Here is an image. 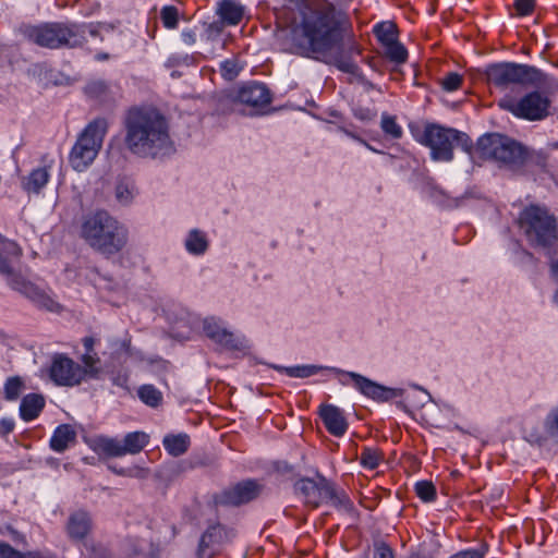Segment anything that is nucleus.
<instances>
[{
  "instance_id": "nucleus-1",
  "label": "nucleus",
  "mask_w": 558,
  "mask_h": 558,
  "mask_svg": "<svg viewBox=\"0 0 558 558\" xmlns=\"http://www.w3.org/2000/svg\"><path fill=\"white\" fill-rule=\"evenodd\" d=\"M293 29L298 46L316 60L335 64L345 73H354L352 56L361 48L351 33L348 13L329 0H301Z\"/></svg>"
},
{
  "instance_id": "nucleus-2",
  "label": "nucleus",
  "mask_w": 558,
  "mask_h": 558,
  "mask_svg": "<svg viewBox=\"0 0 558 558\" xmlns=\"http://www.w3.org/2000/svg\"><path fill=\"white\" fill-rule=\"evenodd\" d=\"M124 125L125 145L135 155L155 157L171 145L168 123L155 109H130Z\"/></svg>"
},
{
  "instance_id": "nucleus-3",
  "label": "nucleus",
  "mask_w": 558,
  "mask_h": 558,
  "mask_svg": "<svg viewBox=\"0 0 558 558\" xmlns=\"http://www.w3.org/2000/svg\"><path fill=\"white\" fill-rule=\"evenodd\" d=\"M81 238L95 251L111 256L128 243V229L107 211H96L84 218Z\"/></svg>"
},
{
  "instance_id": "nucleus-4",
  "label": "nucleus",
  "mask_w": 558,
  "mask_h": 558,
  "mask_svg": "<svg viewBox=\"0 0 558 558\" xmlns=\"http://www.w3.org/2000/svg\"><path fill=\"white\" fill-rule=\"evenodd\" d=\"M518 225L533 246L550 247L558 240L557 219L544 206H526L519 215Z\"/></svg>"
},
{
  "instance_id": "nucleus-5",
  "label": "nucleus",
  "mask_w": 558,
  "mask_h": 558,
  "mask_svg": "<svg viewBox=\"0 0 558 558\" xmlns=\"http://www.w3.org/2000/svg\"><path fill=\"white\" fill-rule=\"evenodd\" d=\"M417 141L430 149V157L435 161H451L454 145L466 153H471L473 147L471 138L464 132L436 123L426 124Z\"/></svg>"
},
{
  "instance_id": "nucleus-6",
  "label": "nucleus",
  "mask_w": 558,
  "mask_h": 558,
  "mask_svg": "<svg viewBox=\"0 0 558 558\" xmlns=\"http://www.w3.org/2000/svg\"><path fill=\"white\" fill-rule=\"evenodd\" d=\"M107 131V120L97 118L90 121L80 133L69 155V162L75 171H85L94 162L102 146Z\"/></svg>"
},
{
  "instance_id": "nucleus-7",
  "label": "nucleus",
  "mask_w": 558,
  "mask_h": 558,
  "mask_svg": "<svg viewBox=\"0 0 558 558\" xmlns=\"http://www.w3.org/2000/svg\"><path fill=\"white\" fill-rule=\"evenodd\" d=\"M25 37L45 48L57 49L62 46L74 47L82 43L78 26L62 23H47L38 26H26L23 31Z\"/></svg>"
},
{
  "instance_id": "nucleus-8",
  "label": "nucleus",
  "mask_w": 558,
  "mask_h": 558,
  "mask_svg": "<svg viewBox=\"0 0 558 558\" xmlns=\"http://www.w3.org/2000/svg\"><path fill=\"white\" fill-rule=\"evenodd\" d=\"M476 150L481 158L500 165H518L524 159V150L513 140L500 134H485L478 138Z\"/></svg>"
},
{
  "instance_id": "nucleus-9",
  "label": "nucleus",
  "mask_w": 558,
  "mask_h": 558,
  "mask_svg": "<svg viewBox=\"0 0 558 558\" xmlns=\"http://www.w3.org/2000/svg\"><path fill=\"white\" fill-rule=\"evenodd\" d=\"M498 105L518 118L537 121L549 114L550 100L542 93L533 92L520 100L506 95L499 100Z\"/></svg>"
},
{
  "instance_id": "nucleus-10",
  "label": "nucleus",
  "mask_w": 558,
  "mask_h": 558,
  "mask_svg": "<svg viewBox=\"0 0 558 558\" xmlns=\"http://www.w3.org/2000/svg\"><path fill=\"white\" fill-rule=\"evenodd\" d=\"M536 70L530 65L517 63H498L487 68L486 75L489 84L507 89L511 85L530 82Z\"/></svg>"
},
{
  "instance_id": "nucleus-11",
  "label": "nucleus",
  "mask_w": 558,
  "mask_h": 558,
  "mask_svg": "<svg viewBox=\"0 0 558 558\" xmlns=\"http://www.w3.org/2000/svg\"><path fill=\"white\" fill-rule=\"evenodd\" d=\"M49 376L58 386L74 387L87 376V371L66 354L57 353L51 359Z\"/></svg>"
},
{
  "instance_id": "nucleus-12",
  "label": "nucleus",
  "mask_w": 558,
  "mask_h": 558,
  "mask_svg": "<svg viewBox=\"0 0 558 558\" xmlns=\"http://www.w3.org/2000/svg\"><path fill=\"white\" fill-rule=\"evenodd\" d=\"M22 250L14 241L8 240L0 234V272L8 277L10 286L21 292H27L29 287L26 282L20 281L10 264L11 258H20Z\"/></svg>"
},
{
  "instance_id": "nucleus-13",
  "label": "nucleus",
  "mask_w": 558,
  "mask_h": 558,
  "mask_svg": "<svg viewBox=\"0 0 558 558\" xmlns=\"http://www.w3.org/2000/svg\"><path fill=\"white\" fill-rule=\"evenodd\" d=\"M262 486L253 480L243 481L223 490L217 502L226 506H240L255 499L260 493Z\"/></svg>"
},
{
  "instance_id": "nucleus-14",
  "label": "nucleus",
  "mask_w": 558,
  "mask_h": 558,
  "mask_svg": "<svg viewBox=\"0 0 558 558\" xmlns=\"http://www.w3.org/2000/svg\"><path fill=\"white\" fill-rule=\"evenodd\" d=\"M295 489L306 505L316 508L325 502V495L330 493V482L325 478H320L318 482L302 478L295 484Z\"/></svg>"
},
{
  "instance_id": "nucleus-15",
  "label": "nucleus",
  "mask_w": 558,
  "mask_h": 558,
  "mask_svg": "<svg viewBox=\"0 0 558 558\" xmlns=\"http://www.w3.org/2000/svg\"><path fill=\"white\" fill-rule=\"evenodd\" d=\"M236 100L255 109L265 108L271 102V94L265 84L253 82L242 86Z\"/></svg>"
},
{
  "instance_id": "nucleus-16",
  "label": "nucleus",
  "mask_w": 558,
  "mask_h": 558,
  "mask_svg": "<svg viewBox=\"0 0 558 558\" xmlns=\"http://www.w3.org/2000/svg\"><path fill=\"white\" fill-rule=\"evenodd\" d=\"M341 374L344 377L343 379H341V383L343 385L349 384V381L347 380V378H349L353 387L365 397L378 401L387 399V389L378 385L377 383L354 372H341Z\"/></svg>"
},
{
  "instance_id": "nucleus-17",
  "label": "nucleus",
  "mask_w": 558,
  "mask_h": 558,
  "mask_svg": "<svg viewBox=\"0 0 558 558\" xmlns=\"http://www.w3.org/2000/svg\"><path fill=\"white\" fill-rule=\"evenodd\" d=\"M320 417L326 429L333 436H343L348 429L347 420L342 411L332 404H326L320 407Z\"/></svg>"
},
{
  "instance_id": "nucleus-18",
  "label": "nucleus",
  "mask_w": 558,
  "mask_h": 558,
  "mask_svg": "<svg viewBox=\"0 0 558 558\" xmlns=\"http://www.w3.org/2000/svg\"><path fill=\"white\" fill-rule=\"evenodd\" d=\"M46 405L45 397L40 393H28L24 396L20 403V417L24 422L36 420Z\"/></svg>"
},
{
  "instance_id": "nucleus-19",
  "label": "nucleus",
  "mask_w": 558,
  "mask_h": 558,
  "mask_svg": "<svg viewBox=\"0 0 558 558\" xmlns=\"http://www.w3.org/2000/svg\"><path fill=\"white\" fill-rule=\"evenodd\" d=\"M76 432L70 424L59 425L52 433L49 445L54 452H63L76 442Z\"/></svg>"
},
{
  "instance_id": "nucleus-20",
  "label": "nucleus",
  "mask_w": 558,
  "mask_h": 558,
  "mask_svg": "<svg viewBox=\"0 0 558 558\" xmlns=\"http://www.w3.org/2000/svg\"><path fill=\"white\" fill-rule=\"evenodd\" d=\"M244 13V7L236 0H221L218 2L217 14L227 25L235 26L240 24Z\"/></svg>"
},
{
  "instance_id": "nucleus-21",
  "label": "nucleus",
  "mask_w": 558,
  "mask_h": 558,
  "mask_svg": "<svg viewBox=\"0 0 558 558\" xmlns=\"http://www.w3.org/2000/svg\"><path fill=\"white\" fill-rule=\"evenodd\" d=\"M82 343L84 347V354L81 356L82 366L87 371L89 377H96L99 373L100 357L95 351V347L99 343V340L94 337H84Z\"/></svg>"
},
{
  "instance_id": "nucleus-22",
  "label": "nucleus",
  "mask_w": 558,
  "mask_h": 558,
  "mask_svg": "<svg viewBox=\"0 0 558 558\" xmlns=\"http://www.w3.org/2000/svg\"><path fill=\"white\" fill-rule=\"evenodd\" d=\"M92 449L100 456L111 458L124 456L122 440L114 437L98 436L94 438Z\"/></svg>"
},
{
  "instance_id": "nucleus-23",
  "label": "nucleus",
  "mask_w": 558,
  "mask_h": 558,
  "mask_svg": "<svg viewBox=\"0 0 558 558\" xmlns=\"http://www.w3.org/2000/svg\"><path fill=\"white\" fill-rule=\"evenodd\" d=\"M163 448L172 457H180L184 454L191 445L187 434H168L162 440Z\"/></svg>"
},
{
  "instance_id": "nucleus-24",
  "label": "nucleus",
  "mask_w": 558,
  "mask_h": 558,
  "mask_svg": "<svg viewBox=\"0 0 558 558\" xmlns=\"http://www.w3.org/2000/svg\"><path fill=\"white\" fill-rule=\"evenodd\" d=\"M90 529V519L84 511H77L69 518L68 533L72 538H84Z\"/></svg>"
},
{
  "instance_id": "nucleus-25",
  "label": "nucleus",
  "mask_w": 558,
  "mask_h": 558,
  "mask_svg": "<svg viewBox=\"0 0 558 558\" xmlns=\"http://www.w3.org/2000/svg\"><path fill=\"white\" fill-rule=\"evenodd\" d=\"M204 331L207 337L213 339L219 344H222L225 347H233V335L221 328L220 325L214 319H205L204 320Z\"/></svg>"
},
{
  "instance_id": "nucleus-26",
  "label": "nucleus",
  "mask_w": 558,
  "mask_h": 558,
  "mask_svg": "<svg viewBox=\"0 0 558 558\" xmlns=\"http://www.w3.org/2000/svg\"><path fill=\"white\" fill-rule=\"evenodd\" d=\"M149 442V435L145 432L136 430L128 433L122 439L124 456L140 453Z\"/></svg>"
},
{
  "instance_id": "nucleus-27",
  "label": "nucleus",
  "mask_w": 558,
  "mask_h": 558,
  "mask_svg": "<svg viewBox=\"0 0 558 558\" xmlns=\"http://www.w3.org/2000/svg\"><path fill=\"white\" fill-rule=\"evenodd\" d=\"M185 248L193 255L204 254L208 248L206 234L197 229L192 230L185 240Z\"/></svg>"
},
{
  "instance_id": "nucleus-28",
  "label": "nucleus",
  "mask_w": 558,
  "mask_h": 558,
  "mask_svg": "<svg viewBox=\"0 0 558 558\" xmlns=\"http://www.w3.org/2000/svg\"><path fill=\"white\" fill-rule=\"evenodd\" d=\"M360 464L366 470L377 469L384 461V452L377 447H363L360 454Z\"/></svg>"
},
{
  "instance_id": "nucleus-29",
  "label": "nucleus",
  "mask_w": 558,
  "mask_h": 558,
  "mask_svg": "<svg viewBox=\"0 0 558 558\" xmlns=\"http://www.w3.org/2000/svg\"><path fill=\"white\" fill-rule=\"evenodd\" d=\"M49 181V172L46 168L34 169L24 180L23 186L28 192L38 193Z\"/></svg>"
},
{
  "instance_id": "nucleus-30",
  "label": "nucleus",
  "mask_w": 558,
  "mask_h": 558,
  "mask_svg": "<svg viewBox=\"0 0 558 558\" xmlns=\"http://www.w3.org/2000/svg\"><path fill=\"white\" fill-rule=\"evenodd\" d=\"M374 34L383 47L398 39V29L391 22H381L374 26Z\"/></svg>"
},
{
  "instance_id": "nucleus-31",
  "label": "nucleus",
  "mask_w": 558,
  "mask_h": 558,
  "mask_svg": "<svg viewBox=\"0 0 558 558\" xmlns=\"http://www.w3.org/2000/svg\"><path fill=\"white\" fill-rule=\"evenodd\" d=\"M138 398L148 407L157 408L162 402V393L153 385H143L137 390Z\"/></svg>"
},
{
  "instance_id": "nucleus-32",
  "label": "nucleus",
  "mask_w": 558,
  "mask_h": 558,
  "mask_svg": "<svg viewBox=\"0 0 558 558\" xmlns=\"http://www.w3.org/2000/svg\"><path fill=\"white\" fill-rule=\"evenodd\" d=\"M25 389V381L20 376L9 377L3 386L4 398L8 401H15Z\"/></svg>"
},
{
  "instance_id": "nucleus-33",
  "label": "nucleus",
  "mask_w": 558,
  "mask_h": 558,
  "mask_svg": "<svg viewBox=\"0 0 558 558\" xmlns=\"http://www.w3.org/2000/svg\"><path fill=\"white\" fill-rule=\"evenodd\" d=\"M385 56L395 63L401 64L408 60L407 48L397 39L384 47Z\"/></svg>"
},
{
  "instance_id": "nucleus-34",
  "label": "nucleus",
  "mask_w": 558,
  "mask_h": 558,
  "mask_svg": "<svg viewBox=\"0 0 558 558\" xmlns=\"http://www.w3.org/2000/svg\"><path fill=\"white\" fill-rule=\"evenodd\" d=\"M380 128L383 132L393 140L402 137V128L398 124L396 117L383 113Z\"/></svg>"
},
{
  "instance_id": "nucleus-35",
  "label": "nucleus",
  "mask_w": 558,
  "mask_h": 558,
  "mask_svg": "<svg viewBox=\"0 0 558 558\" xmlns=\"http://www.w3.org/2000/svg\"><path fill=\"white\" fill-rule=\"evenodd\" d=\"M416 496L424 502H433L437 498L436 487L430 481H418L414 485Z\"/></svg>"
},
{
  "instance_id": "nucleus-36",
  "label": "nucleus",
  "mask_w": 558,
  "mask_h": 558,
  "mask_svg": "<svg viewBox=\"0 0 558 558\" xmlns=\"http://www.w3.org/2000/svg\"><path fill=\"white\" fill-rule=\"evenodd\" d=\"M325 502L331 504L336 508L350 509L352 504L348 495L343 492H337L335 486L330 483V493L325 495Z\"/></svg>"
},
{
  "instance_id": "nucleus-37",
  "label": "nucleus",
  "mask_w": 558,
  "mask_h": 558,
  "mask_svg": "<svg viewBox=\"0 0 558 558\" xmlns=\"http://www.w3.org/2000/svg\"><path fill=\"white\" fill-rule=\"evenodd\" d=\"M0 558H45L39 551L22 553L8 543H0Z\"/></svg>"
},
{
  "instance_id": "nucleus-38",
  "label": "nucleus",
  "mask_w": 558,
  "mask_h": 558,
  "mask_svg": "<svg viewBox=\"0 0 558 558\" xmlns=\"http://www.w3.org/2000/svg\"><path fill=\"white\" fill-rule=\"evenodd\" d=\"M222 535V529L218 525L208 527L201 537L199 551L205 553L210 548Z\"/></svg>"
},
{
  "instance_id": "nucleus-39",
  "label": "nucleus",
  "mask_w": 558,
  "mask_h": 558,
  "mask_svg": "<svg viewBox=\"0 0 558 558\" xmlns=\"http://www.w3.org/2000/svg\"><path fill=\"white\" fill-rule=\"evenodd\" d=\"M135 194V189L132 182L122 181L116 186V198L122 205L131 203Z\"/></svg>"
},
{
  "instance_id": "nucleus-40",
  "label": "nucleus",
  "mask_w": 558,
  "mask_h": 558,
  "mask_svg": "<svg viewBox=\"0 0 558 558\" xmlns=\"http://www.w3.org/2000/svg\"><path fill=\"white\" fill-rule=\"evenodd\" d=\"M160 19L166 28L173 29L178 26V9L173 5H166L161 9Z\"/></svg>"
},
{
  "instance_id": "nucleus-41",
  "label": "nucleus",
  "mask_w": 558,
  "mask_h": 558,
  "mask_svg": "<svg viewBox=\"0 0 558 558\" xmlns=\"http://www.w3.org/2000/svg\"><path fill=\"white\" fill-rule=\"evenodd\" d=\"M462 83L463 77L457 72L446 74L440 81L441 88L449 93L458 90L462 86Z\"/></svg>"
},
{
  "instance_id": "nucleus-42",
  "label": "nucleus",
  "mask_w": 558,
  "mask_h": 558,
  "mask_svg": "<svg viewBox=\"0 0 558 558\" xmlns=\"http://www.w3.org/2000/svg\"><path fill=\"white\" fill-rule=\"evenodd\" d=\"M290 377L305 378L317 373V367L313 365H302L284 368Z\"/></svg>"
},
{
  "instance_id": "nucleus-43",
  "label": "nucleus",
  "mask_w": 558,
  "mask_h": 558,
  "mask_svg": "<svg viewBox=\"0 0 558 558\" xmlns=\"http://www.w3.org/2000/svg\"><path fill=\"white\" fill-rule=\"evenodd\" d=\"M220 72H221L222 77H225L227 80H233L234 77L238 76V74L240 72V68L235 60L228 59V60H225L223 62H221Z\"/></svg>"
},
{
  "instance_id": "nucleus-44",
  "label": "nucleus",
  "mask_w": 558,
  "mask_h": 558,
  "mask_svg": "<svg viewBox=\"0 0 558 558\" xmlns=\"http://www.w3.org/2000/svg\"><path fill=\"white\" fill-rule=\"evenodd\" d=\"M513 8L518 16H529L534 12L535 0H514Z\"/></svg>"
},
{
  "instance_id": "nucleus-45",
  "label": "nucleus",
  "mask_w": 558,
  "mask_h": 558,
  "mask_svg": "<svg viewBox=\"0 0 558 558\" xmlns=\"http://www.w3.org/2000/svg\"><path fill=\"white\" fill-rule=\"evenodd\" d=\"M487 553V546L482 545L480 548L476 549H466L461 550L449 558H485Z\"/></svg>"
},
{
  "instance_id": "nucleus-46",
  "label": "nucleus",
  "mask_w": 558,
  "mask_h": 558,
  "mask_svg": "<svg viewBox=\"0 0 558 558\" xmlns=\"http://www.w3.org/2000/svg\"><path fill=\"white\" fill-rule=\"evenodd\" d=\"M546 429L551 435H558V405L546 417Z\"/></svg>"
},
{
  "instance_id": "nucleus-47",
  "label": "nucleus",
  "mask_w": 558,
  "mask_h": 558,
  "mask_svg": "<svg viewBox=\"0 0 558 558\" xmlns=\"http://www.w3.org/2000/svg\"><path fill=\"white\" fill-rule=\"evenodd\" d=\"M374 558H395L392 548L384 542L375 544Z\"/></svg>"
},
{
  "instance_id": "nucleus-48",
  "label": "nucleus",
  "mask_w": 558,
  "mask_h": 558,
  "mask_svg": "<svg viewBox=\"0 0 558 558\" xmlns=\"http://www.w3.org/2000/svg\"><path fill=\"white\" fill-rule=\"evenodd\" d=\"M15 426L14 420L9 417H3L0 420V435L7 436L13 432Z\"/></svg>"
},
{
  "instance_id": "nucleus-49",
  "label": "nucleus",
  "mask_w": 558,
  "mask_h": 558,
  "mask_svg": "<svg viewBox=\"0 0 558 558\" xmlns=\"http://www.w3.org/2000/svg\"><path fill=\"white\" fill-rule=\"evenodd\" d=\"M113 385L128 389L129 375L126 373H118L112 377Z\"/></svg>"
},
{
  "instance_id": "nucleus-50",
  "label": "nucleus",
  "mask_w": 558,
  "mask_h": 558,
  "mask_svg": "<svg viewBox=\"0 0 558 558\" xmlns=\"http://www.w3.org/2000/svg\"><path fill=\"white\" fill-rule=\"evenodd\" d=\"M182 40L186 45H194L196 43V34L193 31H183L181 34Z\"/></svg>"
},
{
  "instance_id": "nucleus-51",
  "label": "nucleus",
  "mask_w": 558,
  "mask_h": 558,
  "mask_svg": "<svg viewBox=\"0 0 558 558\" xmlns=\"http://www.w3.org/2000/svg\"><path fill=\"white\" fill-rule=\"evenodd\" d=\"M347 134H348L350 137H352V138L356 140L357 142H360L361 144H363V145H364L366 148H368L369 150H372V151H377L375 148H373V146H371L368 143H366V142H365L364 140H362L361 137H359V136H356V135H354V134H352V133H349V132H347Z\"/></svg>"
},
{
  "instance_id": "nucleus-52",
  "label": "nucleus",
  "mask_w": 558,
  "mask_h": 558,
  "mask_svg": "<svg viewBox=\"0 0 558 558\" xmlns=\"http://www.w3.org/2000/svg\"><path fill=\"white\" fill-rule=\"evenodd\" d=\"M550 270H551L553 276L558 279V260L551 263Z\"/></svg>"
},
{
  "instance_id": "nucleus-53",
  "label": "nucleus",
  "mask_w": 558,
  "mask_h": 558,
  "mask_svg": "<svg viewBox=\"0 0 558 558\" xmlns=\"http://www.w3.org/2000/svg\"><path fill=\"white\" fill-rule=\"evenodd\" d=\"M407 558H432V557L428 555H425V554L412 553Z\"/></svg>"
},
{
  "instance_id": "nucleus-54",
  "label": "nucleus",
  "mask_w": 558,
  "mask_h": 558,
  "mask_svg": "<svg viewBox=\"0 0 558 558\" xmlns=\"http://www.w3.org/2000/svg\"><path fill=\"white\" fill-rule=\"evenodd\" d=\"M95 59L98 61H105V60L109 59V54L108 53H97Z\"/></svg>"
},
{
  "instance_id": "nucleus-55",
  "label": "nucleus",
  "mask_w": 558,
  "mask_h": 558,
  "mask_svg": "<svg viewBox=\"0 0 558 558\" xmlns=\"http://www.w3.org/2000/svg\"><path fill=\"white\" fill-rule=\"evenodd\" d=\"M119 475H125L126 471L124 469H112Z\"/></svg>"
},
{
  "instance_id": "nucleus-56",
  "label": "nucleus",
  "mask_w": 558,
  "mask_h": 558,
  "mask_svg": "<svg viewBox=\"0 0 558 558\" xmlns=\"http://www.w3.org/2000/svg\"><path fill=\"white\" fill-rule=\"evenodd\" d=\"M554 300L558 304V291L555 293Z\"/></svg>"
}]
</instances>
